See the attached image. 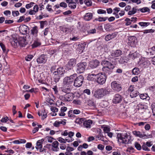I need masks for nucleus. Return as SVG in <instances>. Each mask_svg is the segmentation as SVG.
I'll return each mask as SVG.
<instances>
[{"mask_svg":"<svg viewBox=\"0 0 155 155\" xmlns=\"http://www.w3.org/2000/svg\"><path fill=\"white\" fill-rule=\"evenodd\" d=\"M100 62L97 60H94L89 62V66L91 68H97L100 64Z\"/></svg>","mask_w":155,"mask_h":155,"instance_id":"nucleus-12","label":"nucleus"},{"mask_svg":"<svg viewBox=\"0 0 155 155\" xmlns=\"http://www.w3.org/2000/svg\"><path fill=\"white\" fill-rule=\"evenodd\" d=\"M41 43L40 41H38V40L35 41L33 44L32 45V47L33 48H36L38 46H40L41 45Z\"/></svg>","mask_w":155,"mask_h":155,"instance_id":"nucleus-38","label":"nucleus"},{"mask_svg":"<svg viewBox=\"0 0 155 155\" xmlns=\"http://www.w3.org/2000/svg\"><path fill=\"white\" fill-rule=\"evenodd\" d=\"M101 65L103 66L102 68L103 71L107 72L109 70H113L115 67V65L107 61H102L101 63Z\"/></svg>","mask_w":155,"mask_h":155,"instance_id":"nucleus-1","label":"nucleus"},{"mask_svg":"<svg viewBox=\"0 0 155 155\" xmlns=\"http://www.w3.org/2000/svg\"><path fill=\"white\" fill-rule=\"evenodd\" d=\"M51 111L54 112L53 116H56L57 114L56 112H57L58 111V109L56 107H51Z\"/></svg>","mask_w":155,"mask_h":155,"instance_id":"nucleus-42","label":"nucleus"},{"mask_svg":"<svg viewBox=\"0 0 155 155\" xmlns=\"http://www.w3.org/2000/svg\"><path fill=\"white\" fill-rule=\"evenodd\" d=\"M25 16H21L20 17L19 19L17 21V22L18 23H20L22 22L23 20L25 21Z\"/></svg>","mask_w":155,"mask_h":155,"instance_id":"nucleus-64","label":"nucleus"},{"mask_svg":"<svg viewBox=\"0 0 155 155\" xmlns=\"http://www.w3.org/2000/svg\"><path fill=\"white\" fill-rule=\"evenodd\" d=\"M58 143L57 141H55L53 142L52 144L53 148L51 149L53 151H57L58 150L59 148L58 147Z\"/></svg>","mask_w":155,"mask_h":155,"instance_id":"nucleus-25","label":"nucleus"},{"mask_svg":"<svg viewBox=\"0 0 155 155\" xmlns=\"http://www.w3.org/2000/svg\"><path fill=\"white\" fill-rule=\"evenodd\" d=\"M139 64L140 65L146 67L147 66L149 65L150 63L147 58H143L140 60Z\"/></svg>","mask_w":155,"mask_h":155,"instance_id":"nucleus-11","label":"nucleus"},{"mask_svg":"<svg viewBox=\"0 0 155 155\" xmlns=\"http://www.w3.org/2000/svg\"><path fill=\"white\" fill-rule=\"evenodd\" d=\"M60 124V121H56L53 124V125L56 127H59Z\"/></svg>","mask_w":155,"mask_h":155,"instance_id":"nucleus-61","label":"nucleus"},{"mask_svg":"<svg viewBox=\"0 0 155 155\" xmlns=\"http://www.w3.org/2000/svg\"><path fill=\"white\" fill-rule=\"evenodd\" d=\"M68 44L66 41L63 42L62 44L59 46V48H62L65 47L66 46L68 45Z\"/></svg>","mask_w":155,"mask_h":155,"instance_id":"nucleus-53","label":"nucleus"},{"mask_svg":"<svg viewBox=\"0 0 155 155\" xmlns=\"http://www.w3.org/2000/svg\"><path fill=\"white\" fill-rule=\"evenodd\" d=\"M125 21H127L125 25H128L131 24V22L134 21L133 20H131L129 18H126L125 20Z\"/></svg>","mask_w":155,"mask_h":155,"instance_id":"nucleus-48","label":"nucleus"},{"mask_svg":"<svg viewBox=\"0 0 155 155\" xmlns=\"http://www.w3.org/2000/svg\"><path fill=\"white\" fill-rule=\"evenodd\" d=\"M92 124V121L91 120H86L83 122L84 127L86 128H90L91 127V125Z\"/></svg>","mask_w":155,"mask_h":155,"instance_id":"nucleus-22","label":"nucleus"},{"mask_svg":"<svg viewBox=\"0 0 155 155\" xmlns=\"http://www.w3.org/2000/svg\"><path fill=\"white\" fill-rule=\"evenodd\" d=\"M59 52V51L58 50H51L50 51V53L51 54H56Z\"/></svg>","mask_w":155,"mask_h":155,"instance_id":"nucleus-62","label":"nucleus"},{"mask_svg":"<svg viewBox=\"0 0 155 155\" xmlns=\"http://www.w3.org/2000/svg\"><path fill=\"white\" fill-rule=\"evenodd\" d=\"M66 2L68 4V7L71 9H75L77 6L76 2L73 0H66Z\"/></svg>","mask_w":155,"mask_h":155,"instance_id":"nucleus-13","label":"nucleus"},{"mask_svg":"<svg viewBox=\"0 0 155 155\" xmlns=\"http://www.w3.org/2000/svg\"><path fill=\"white\" fill-rule=\"evenodd\" d=\"M61 30L63 32L66 33H68L69 31V29L66 28L62 27Z\"/></svg>","mask_w":155,"mask_h":155,"instance_id":"nucleus-54","label":"nucleus"},{"mask_svg":"<svg viewBox=\"0 0 155 155\" xmlns=\"http://www.w3.org/2000/svg\"><path fill=\"white\" fill-rule=\"evenodd\" d=\"M108 18V17H99L98 18V21L100 22L104 21Z\"/></svg>","mask_w":155,"mask_h":155,"instance_id":"nucleus-56","label":"nucleus"},{"mask_svg":"<svg viewBox=\"0 0 155 155\" xmlns=\"http://www.w3.org/2000/svg\"><path fill=\"white\" fill-rule=\"evenodd\" d=\"M74 97V94L70 92L64 95L63 99L65 101H70L72 100Z\"/></svg>","mask_w":155,"mask_h":155,"instance_id":"nucleus-14","label":"nucleus"},{"mask_svg":"<svg viewBox=\"0 0 155 155\" xmlns=\"http://www.w3.org/2000/svg\"><path fill=\"white\" fill-rule=\"evenodd\" d=\"M122 54V51L120 50H117L113 51L111 54V55L114 57L120 56Z\"/></svg>","mask_w":155,"mask_h":155,"instance_id":"nucleus-27","label":"nucleus"},{"mask_svg":"<svg viewBox=\"0 0 155 155\" xmlns=\"http://www.w3.org/2000/svg\"><path fill=\"white\" fill-rule=\"evenodd\" d=\"M84 2L87 6H90L92 5V2L91 0H84Z\"/></svg>","mask_w":155,"mask_h":155,"instance_id":"nucleus-44","label":"nucleus"},{"mask_svg":"<svg viewBox=\"0 0 155 155\" xmlns=\"http://www.w3.org/2000/svg\"><path fill=\"white\" fill-rule=\"evenodd\" d=\"M128 44L131 47H134L137 43V39L134 36H129L128 38Z\"/></svg>","mask_w":155,"mask_h":155,"instance_id":"nucleus-8","label":"nucleus"},{"mask_svg":"<svg viewBox=\"0 0 155 155\" xmlns=\"http://www.w3.org/2000/svg\"><path fill=\"white\" fill-rule=\"evenodd\" d=\"M33 56L32 55H28L25 57V60L28 61H29L33 58Z\"/></svg>","mask_w":155,"mask_h":155,"instance_id":"nucleus-51","label":"nucleus"},{"mask_svg":"<svg viewBox=\"0 0 155 155\" xmlns=\"http://www.w3.org/2000/svg\"><path fill=\"white\" fill-rule=\"evenodd\" d=\"M28 29V27L25 25L20 26L19 28L20 32L23 34L27 33Z\"/></svg>","mask_w":155,"mask_h":155,"instance_id":"nucleus-20","label":"nucleus"},{"mask_svg":"<svg viewBox=\"0 0 155 155\" xmlns=\"http://www.w3.org/2000/svg\"><path fill=\"white\" fill-rule=\"evenodd\" d=\"M74 133L71 131H69L66 130L64 132L61 133V135L62 136H74Z\"/></svg>","mask_w":155,"mask_h":155,"instance_id":"nucleus-30","label":"nucleus"},{"mask_svg":"<svg viewBox=\"0 0 155 155\" xmlns=\"http://www.w3.org/2000/svg\"><path fill=\"white\" fill-rule=\"evenodd\" d=\"M18 45H20L21 47H24L26 45L25 42V39L24 37H18Z\"/></svg>","mask_w":155,"mask_h":155,"instance_id":"nucleus-19","label":"nucleus"},{"mask_svg":"<svg viewBox=\"0 0 155 155\" xmlns=\"http://www.w3.org/2000/svg\"><path fill=\"white\" fill-rule=\"evenodd\" d=\"M65 73V70L62 67H59L55 71L53 72V74L54 75L57 76L58 77L62 76ZM60 78L59 77L57 79H55V81L58 82V81Z\"/></svg>","mask_w":155,"mask_h":155,"instance_id":"nucleus-4","label":"nucleus"},{"mask_svg":"<svg viewBox=\"0 0 155 155\" xmlns=\"http://www.w3.org/2000/svg\"><path fill=\"white\" fill-rule=\"evenodd\" d=\"M84 121L83 119L82 118H77L76 119L75 121L78 124H81L82 123H83Z\"/></svg>","mask_w":155,"mask_h":155,"instance_id":"nucleus-45","label":"nucleus"},{"mask_svg":"<svg viewBox=\"0 0 155 155\" xmlns=\"http://www.w3.org/2000/svg\"><path fill=\"white\" fill-rule=\"evenodd\" d=\"M139 24L141 26L146 27L150 25L149 22H140Z\"/></svg>","mask_w":155,"mask_h":155,"instance_id":"nucleus-47","label":"nucleus"},{"mask_svg":"<svg viewBox=\"0 0 155 155\" xmlns=\"http://www.w3.org/2000/svg\"><path fill=\"white\" fill-rule=\"evenodd\" d=\"M93 14L91 13H87L85 14L83 18L86 21H89L92 18Z\"/></svg>","mask_w":155,"mask_h":155,"instance_id":"nucleus-23","label":"nucleus"},{"mask_svg":"<svg viewBox=\"0 0 155 155\" xmlns=\"http://www.w3.org/2000/svg\"><path fill=\"white\" fill-rule=\"evenodd\" d=\"M76 74H74L70 77H65L63 79V84L64 86H70L72 84L76 77Z\"/></svg>","mask_w":155,"mask_h":155,"instance_id":"nucleus-3","label":"nucleus"},{"mask_svg":"<svg viewBox=\"0 0 155 155\" xmlns=\"http://www.w3.org/2000/svg\"><path fill=\"white\" fill-rule=\"evenodd\" d=\"M137 53L136 52H135L132 54L130 53L128 57L130 59H134L137 57Z\"/></svg>","mask_w":155,"mask_h":155,"instance_id":"nucleus-32","label":"nucleus"},{"mask_svg":"<svg viewBox=\"0 0 155 155\" xmlns=\"http://www.w3.org/2000/svg\"><path fill=\"white\" fill-rule=\"evenodd\" d=\"M88 105L90 106L95 107V103L94 101L92 100H89L87 102Z\"/></svg>","mask_w":155,"mask_h":155,"instance_id":"nucleus-39","label":"nucleus"},{"mask_svg":"<svg viewBox=\"0 0 155 155\" xmlns=\"http://www.w3.org/2000/svg\"><path fill=\"white\" fill-rule=\"evenodd\" d=\"M139 96L140 98L143 100L147 99L148 100L149 99V97H148V95L147 94H141L139 95Z\"/></svg>","mask_w":155,"mask_h":155,"instance_id":"nucleus-36","label":"nucleus"},{"mask_svg":"<svg viewBox=\"0 0 155 155\" xmlns=\"http://www.w3.org/2000/svg\"><path fill=\"white\" fill-rule=\"evenodd\" d=\"M137 9L134 7H133L131 11H129L128 14L129 15H131L135 14L137 12Z\"/></svg>","mask_w":155,"mask_h":155,"instance_id":"nucleus-40","label":"nucleus"},{"mask_svg":"<svg viewBox=\"0 0 155 155\" xmlns=\"http://www.w3.org/2000/svg\"><path fill=\"white\" fill-rule=\"evenodd\" d=\"M43 115V116L42 117V119H44L45 118H46L47 117V114L45 112V110H44L43 112L42 111L41 113V115Z\"/></svg>","mask_w":155,"mask_h":155,"instance_id":"nucleus-57","label":"nucleus"},{"mask_svg":"<svg viewBox=\"0 0 155 155\" xmlns=\"http://www.w3.org/2000/svg\"><path fill=\"white\" fill-rule=\"evenodd\" d=\"M31 31L32 35L35 36H37L38 32V27L37 26H35L32 28Z\"/></svg>","mask_w":155,"mask_h":155,"instance_id":"nucleus-26","label":"nucleus"},{"mask_svg":"<svg viewBox=\"0 0 155 155\" xmlns=\"http://www.w3.org/2000/svg\"><path fill=\"white\" fill-rule=\"evenodd\" d=\"M0 46L2 49L3 52L5 53H7L8 51V49L6 50V48L2 42H0Z\"/></svg>","mask_w":155,"mask_h":155,"instance_id":"nucleus-37","label":"nucleus"},{"mask_svg":"<svg viewBox=\"0 0 155 155\" xmlns=\"http://www.w3.org/2000/svg\"><path fill=\"white\" fill-rule=\"evenodd\" d=\"M101 128L103 129L104 133H107L108 136H112L113 134L111 132H109L110 131V127L106 125H101Z\"/></svg>","mask_w":155,"mask_h":155,"instance_id":"nucleus-16","label":"nucleus"},{"mask_svg":"<svg viewBox=\"0 0 155 155\" xmlns=\"http://www.w3.org/2000/svg\"><path fill=\"white\" fill-rule=\"evenodd\" d=\"M128 136H117L119 142L125 144H128L129 141V138Z\"/></svg>","mask_w":155,"mask_h":155,"instance_id":"nucleus-10","label":"nucleus"},{"mask_svg":"<svg viewBox=\"0 0 155 155\" xmlns=\"http://www.w3.org/2000/svg\"><path fill=\"white\" fill-rule=\"evenodd\" d=\"M12 14L13 16L15 17L19 15V13L18 11H14L12 12Z\"/></svg>","mask_w":155,"mask_h":155,"instance_id":"nucleus-60","label":"nucleus"},{"mask_svg":"<svg viewBox=\"0 0 155 155\" xmlns=\"http://www.w3.org/2000/svg\"><path fill=\"white\" fill-rule=\"evenodd\" d=\"M111 85L112 89L115 91H119L122 89L121 86L119 82L113 81L111 83Z\"/></svg>","mask_w":155,"mask_h":155,"instance_id":"nucleus-9","label":"nucleus"},{"mask_svg":"<svg viewBox=\"0 0 155 155\" xmlns=\"http://www.w3.org/2000/svg\"><path fill=\"white\" fill-rule=\"evenodd\" d=\"M61 90L62 92L66 94L70 93L71 91L70 87L68 86L63 85V87H61Z\"/></svg>","mask_w":155,"mask_h":155,"instance_id":"nucleus-24","label":"nucleus"},{"mask_svg":"<svg viewBox=\"0 0 155 155\" xmlns=\"http://www.w3.org/2000/svg\"><path fill=\"white\" fill-rule=\"evenodd\" d=\"M47 61V58L45 55L42 54L39 56L37 59V62L38 64L45 63Z\"/></svg>","mask_w":155,"mask_h":155,"instance_id":"nucleus-15","label":"nucleus"},{"mask_svg":"<svg viewBox=\"0 0 155 155\" xmlns=\"http://www.w3.org/2000/svg\"><path fill=\"white\" fill-rule=\"evenodd\" d=\"M139 69L138 68H135L133 69L132 72L134 74L137 75L139 73Z\"/></svg>","mask_w":155,"mask_h":155,"instance_id":"nucleus-43","label":"nucleus"},{"mask_svg":"<svg viewBox=\"0 0 155 155\" xmlns=\"http://www.w3.org/2000/svg\"><path fill=\"white\" fill-rule=\"evenodd\" d=\"M96 76L93 74H92L91 73L88 74V75L87 77V78L89 80H91L92 79L95 78L96 79Z\"/></svg>","mask_w":155,"mask_h":155,"instance_id":"nucleus-41","label":"nucleus"},{"mask_svg":"<svg viewBox=\"0 0 155 155\" xmlns=\"http://www.w3.org/2000/svg\"><path fill=\"white\" fill-rule=\"evenodd\" d=\"M137 107L139 110H143L144 111L147 108V106L144 104H139L137 106Z\"/></svg>","mask_w":155,"mask_h":155,"instance_id":"nucleus-28","label":"nucleus"},{"mask_svg":"<svg viewBox=\"0 0 155 155\" xmlns=\"http://www.w3.org/2000/svg\"><path fill=\"white\" fill-rule=\"evenodd\" d=\"M135 146L138 150H140L141 149V147L140 145L137 142L135 143Z\"/></svg>","mask_w":155,"mask_h":155,"instance_id":"nucleus-55","label":"nucleus"},{"mask_svg":"<svg viewBox=\"0 0 155 155\" xmlns=\"http://www.w3.org/2000/svg\"><path fill=\"white\" fill-rule=\"evenodd\" d=\"M75 60L74 59H71L68 62L67 67L69 69H71L75 66Z\"/></svg>","mask_w":155,"mask_h":155,"instance_id":"nucleus-17","label":"nucleus"},{"mask_svg":"<svg viewBox=\"0 0 155 155\" xmlns=\"http://www.w3.org/2000/svg\"><path fill=\"white\" fill-rule=\"evenodd\" d=\"M109 93V91L105 89H97L94 91V96L96 98L99 99Z\"/></svg>","mask_w":155,"mask_h":155,"instance_id":"nucleus-2","label":"nucleus"},{"mask_svg":"<svg viewBox=\"0 0 155 155\" xmlns=\"http://www.w3.org/2000/svg\"><path fill=\"white\" fill-rule=\"evenodd\" d=\"M128 60L125 57L121 58L119 60V62L121 64H125L127 63Z\"/></svg>","mask_w":155,"mask_h":155,"instance_id":"nucleus-35","label":"nucleus"},{"mask_svg":"<svg viewBox=\"0 0 155 155\" xmlns=\"http://www.w3.org/2000/svg\"><path fill=\"white\" fill-rule=\"evenodd\" d=\"M134 87L133 86L130 85L129 88L128 89V92L131 93L133 91H134Z\"/></svg>","mask_w":155,"mask_h":155,"instance_id":"nucleus-58","label":"nucleus"},{"mask_svg":"<svg viewBox=\"0 0 155 155\" xmlns=\"http://www.w3.org/2000/svg\"><path fill=\"white\" fill-rule=\"evenodd\" d=\"M122 100L121 96L119 94H116L113 99V103L115 104L119 103Z\"/></svg>","mask_w":155,"mask_h":155,"instance_id":"nucleus-18","label":"nucleus"},{"mask_svg":"<svg viewBox=\"0 0 155 155\" xmlns=\"http://www.w3.org/2000/svg\"><path fill=\"white\" fill-rule=\"evenodd\" d=\"M87 64L86 62L80 63L76 66L77 72L78 73H81L85 71Z\"/></svg>","mask_w":155,"mask_h":155,"instance_id":"nucleus-6","label":"nucleus"},{"mask_svg":"<svg viewBox=\"0 0 155 155\" xmlns=\"http://www.w3.org/2000/svg\"><path fill=\"white\" fill-rule=\"evenodd\" d=\"M104 29L107 31H110L111 30V25L109 24H106L104 26Z\"/></svg>","mask_w":155,"mask_h":155,"instance_id":"nucleus-46","label":"nucleus"},{"mask_svg":"<svg viewBox=\"0 0 155 155\" xmlns=\"http://www.w3.org/2000/svg\"><path fill=\"white\" fill-rule=\"evenodd\" d=\"M35 3L33 2H31L29 4H27L25 6V7L27 9H29L33 6Z\"/></svg>","mask_w":155,"mask_h":155,"instance_id":"nucleus-52","label":"nucleus"},{"mask_svg":"<svg viewBox=\"0 0 155 155\" xmlns=\"http://www.w3.org/2000/svg\"><path fill=\"white\" fill-rule=\"evenodd\" d=\"M10 42L12 45L14 47H15L18 45V38L17 37H13L10 39Z\"/></svg>","mask_w":155,"mask_h":155,"instance_id":"nucleus-21","label":"nucleus"},{"mask_svg":"<svg viewBox=\"0 0 155 155\" xmlns=\"http://www.w3.org/2000/svg\"><path fill=\"white\" fill-rule=\"evenodd\" d=\"M52 89L53 90L54 92V93L56 94H58V88L56 86H53Z\"/></svg>","mask_w":155,"mask_h":155,"instance_id":"nucleus-59","label":"nucleus"},{"mask_svg":"<svg viewBox=\"0 0 155 155\" xmlns=\"http://www.w3.org/2000/svg\"><path fill=\"white\" fill-rule=\"evenodd\" d=\"M60 6L61 7L65 8L67 7V5L65 2H62L60 3Z\"/></svg>","mask_w":155,"mask_h":155,"instance_id":"nucleus-63","label":"nucleus"},{"mask_svg":"<svg viewBox=\"0 0 155 155\" xmlns=\"http://www.w3.org/2000/svg\"><path fill=\"white\" fill-rule=\"evenodd\" d=\"M139 11H140L142 13H144L145 12H150V9L148 7H145L142 8L140 9Z\"/></svg>","mask_w":155,"mask_h":155,"instance_id":"nucleus-34","label":"nucleus"},{"mask_svg":"<svg viewBox=\"0 0 155 155\" xmlns=\"http://www.w3.org/2000/svg\"><path fill=\"white\" fill-rule=\"evenodd\" d=\"M97 82L99 84H103L106 80V77L105 74L100 73L97 77Z\"/></svg>","mask_w":155,"mask_h":155,"instance_id":"nucleus-5","label":"nucleus"},{"mask_svg":"<svg viewBox=\"0 0 155 155\" xmlns=\"http://www.w3.org/2000/svg\"><path fill=\"white\" fill-rule=\"evenodd\" d=\"M139 94V92L137 91H134L130 93V96L132 98L136 97Z\"/></svg>","mask_w":155,"mask_h":155,"instance_id":"nucleus-33","label":"nucleus"},{"mask_svg":"<svg viewBox=\"0 0 155 155\" xmlns=\"http://www.w3.org/2000/svg\"><path fill=\"white\" fill-rule=\"evenodd\" d=\"M116 36L115 33H112L111 34H108L105 37V39L106 41H108L112 38H114Z\"/></svg>","mask_w":155,"mask_h":155,"instance_id":"nucleus-29","label":"nucleus"},{"mask_svg":"<svg viewBox=\"0 0 155 155\" xmlns=\"http://www.w3.org/2000/svg\"><path fill=\"white\" fill-rule=\"evenodd\" d=\"M44 141V140L42 139L41 140H39L36 143V146L35 147L36 148L37 150H38L39 149H40L41 148H42V142Z\"/></svg>","mask_w":155,"mask_h":155,"instance_id":"nucleus-31","label":"nucleus"},{"mask_svg":"<svg viewBox=\"0 0 155 155\" xmlns=\"http://www.w3.org/2000/svg\"><path fill=\"white\" fill-rule=\"evenodd\" d=\"M84 78L83 75H81L75 79L74 83V85L76 87H80L82 85L83 82Z\"/></svg>","mask_w":155,"mask_h":155,"instance_id":"nucleus-7","label":"nucleus"},{"mask_svg":"<svg viewBox=\"0 0 155 155\" xmlns=\"http://www.w3.org/2000/svg\"><path fill=\"white\" fill-rule=\"evenodd\" d=\"M97 13L98 14H105L106 13V11L102 9H99L97 10Z\"/></svg>","mask_w":155,"mask_h":155,"instance_id":"nucleus-50","label":"nucleus"},{"mask_svg":"<svg viewBox=\"0 0 155 155\" xmlns=\"http://www.w3.org/2000/svg\"><path fill=\"white\" fill-rule=\"evenodd\" d=\"M96 29L95 28L90 29L87 31L88 34H94L96 33Z\"/></svg>","mask_w":155,"mask_h":155,"instance_id":"nucleus-49","label":"nucleus"}]
</instances>
